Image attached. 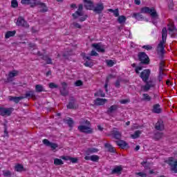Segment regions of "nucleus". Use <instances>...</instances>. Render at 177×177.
Here are the masks:
<instances>
[{"label":"nucleus","instance_id":"f257e3e1","mask_svg":"<svg viewBox=\"0 0 177 177\" xmlns=\"http://www.w3.org/2000/svg\"><path fill=\"white\" fill-rule=\"evenodd\" d=\"M21 3H22V5H30V8H35V6H39V8H42L39 11L40 13H46V12L48 10L46 4L41 2L40 1L21 0Z\"/></svg>","mask_w":177,"mask_h":177},{"label":"nucleus","instance_id":"f03ea898","mask_svg":"<svg viewBox=\"0 0 177 177\" xmlns=\"http://www.w3.org/2000/svg\"><path fill=\"white\" fill-rule=\"evenodd\" d=\"M167 37H168V30L165 27L162 30V40L158 45V53L160 55L161 59L164 57V54L165 53V46H164V44L167 42Z\"/></svg>","mask_w":177,"mask_h":177},{"label":"nucleus","instance_id":"7ed1b4c3","mask_svg":"<svg viewBox=\"0 0 177 177\" xmlns=\"http://www.w3.org/2000/svg\"><path fill=\"white\" fill-rule=\"evenodd\" d=\"M82 9H84V5L80 4L78 9L75 13L72 14V17L74 19V20L79 18V21H85L86 19H88V15H84V12H82Z\"/></svg>","mask_w":177,"mask_h":177},{"label":"nucleus","instance_id":"20e7f679","mask_svg":"<svg viewBox=\"0 0 177 177\" xmlns=\"http://www.w3.org/2000/svg\"><path fill=\"white\" fill-rule=\"evenodd\" d=\"M138 60L140 62L139 63V66H142V64H150V58L145 52H140L138 55Z\"/></svg>","mask_w":177,"mask_h":177},{"label":"nucleus","instance_id":"39448f33","mask_svg":"<svg viewBox=\"0 0 177 177\" xmlns=\"http://www.w3.org/2000/svg\"><path fill=\"white\" fill-rule=\"evenodd\" d=\"M140 13H149L152 19H158V14H157V11L154 8L143 7L140 10Z\"/></svg>","mask_w":177,"mask_h":177},{"label":"nucleus","instance_id":"423d86ee","mask_svg":"<svg viewBox=\"0 0 177 177\" xmlns=\"http://www.w3.org/2000/svg\"><path fill=\"white\" fill-rule=\"evenodd\" d=\"M166 162L169 165L170 171L174 174H177V160L174 161V157H170Z\"/></svg>","mask_w":177,"mask_h":177},{"label":"nucleus","instance_id":"0eeeda50","mask_svg":"<svg viewBox=\"0 0 177 177\" xmlns=\"http://www.w3.org/2000/svg\"><path fill=\"white\" fill-rule=\"evenodd\" d=\"M15 109L13 108H4L0 106V115L2 117H9L12 115V113H13V111Z\"/></svg>","mask_w":177,"mask_h":177},{"label":"nucleus","instance_id":"6e6552de","mask_svg":"<svg viewBox=\"0 0 177 177\" xmlns=\"http://www.w3.org/2000/svg\"><path fill=\"white\" fill-rule=\"evenodd\" d=\"M167 30L169 31V35L171 36V38H175L177 36V29L176 26L174 24H169L167 25Z\"/></svg>","mask_w":177,"mask_h":177},{"label":"nucleus","instance_id":"1a4fd4ad","mask_svg":"<svg viewBox=\"0 0 177 177\" xmlns=\"http://www.w3.org/2000/svg\"><path fill=\"white\" fill-rule=\"evenodd\" d=\"M77 129H79V131L82 133H93V129L91 128V126L80 125L77 127Z\"/></svg>","mask_w":177,"mask_h":177},{"label":"nucleus","instance_id":"9d476101","mask_svg":"<svg viewBox=\"0 0 177 177\" xmlns=\"http://www.w3.org/2000/svg\"><path fill=\"white\" fill-rule=\"evenodd\" d=\"M16 25L18 26V27H23L24 28H28V27H30V25H28V23L26 21L23 17H18Z\"/></svg>","mask_w":177,"mask_h":177},{"label":"nucleus","instance_id":"9b49d317","mask_svg":"<svg viewBox=\"0 0 177 177\" xmlns=\"http://www.w3.org/2000/svg\"><path fill=\"white\" fill-rule=\"evenodd\" d=\"M150 69H145L140 73V77L142 80L143 82H147V81H149V78H150Z\"/></svg>","mask_w":177,"mask_h":177},{"label":"nucleus","instance_id":"f8f14e48","mask_svg":"<svg viewBox=\"0 0 177 177\" xmlns=\"http://www.w3.org/2000/svg\"><path fill=\"white\" fill-rule=\"evenodd\" d=\"M146 84L143 86L144 92H147L150 91V88H154L156 86V84L153 80H147V82H144Z\"/></svg>","mask_w":177,"mask_h":177},{"label":"nucleus","instance_id":"ddd939ff","mask_svg":"<svg viewBox=\"0 0 177 177\" xmlns=\"http://www.w3.org/2000/svg\"><path fill=\"white\" fill-rule=\"evenodd\" d=\"M43 143L45 145V146H47L48 147H50L52 150H56L57 147H59V145L55 142H50L49 140L44 139L43 140Z\"/></svg>","mask_w":177,"mask_h":177},{"label":"nucleus","instance_id":"4468645a","mask_svg":"<svg viewBox=\"0 0 177 177\" xmlns=\"http://www.w3.org/2000/svg\"><path fill=\"white\" fill-rule=\"evenodd\" d=\"M93 10L97 15H100L104 10V6L102 3H97L96 6L93 7Z\"/></svg>","mask_w":177,"mask_h":177},{"label":"nucleus","instance_id":"2eb2a0df","mask_svg":"<svg viewBox=\"0 0 177 177\" xmlns=\"http://www.w3.org/2000/svg\"><path fill=\"white\" fill-rule=\"evenodd\" d=\"M62 88L60 89V93L62 96H68V91H67L68 84L66 82H62Z\"/></svg>","mask_w":177,"mask_h":177},{"label":"nucleus","instance_id":"dca6fc26","mask_svg":"<svg viewBox=\"0 0 177 177\" xmlns=\"http://www.w3.org/2000/svg\"><path fill=\"white\" fill-rule=\"evenodd\" d=\"M83 2L84 3V8H86L87 10H93L94 6L92 1L84 0Z\"/></svg>","mask_w":177,"mask_h":177},{"label":"nucleus","instance_id":"f3484780","mask_svg":"<svg viewBox=\"0 0 177 177\" xmlns=\"http://www.w3.org/2000/svg\"><path fill=\"white\" fill-rule=\"evenodd\" d=\"M75 103H77V100L74 97H69V103L67 105V109H73L75 108Z\"/></svg>","mask_w":177,"mask_h":177},{"label":"nucleus","instance_id":"a211bd4d","mask_svg":"<svg viewBox=\"0 0 177 177\" xmlns=\"http://www.w3.org/2000/svg\"><path fill=\"white\" fill-rule=\"evenodd\" d=\"M107 100L104 98H97L94 100V104L92 106H103L106 104Z\"/></svg>","mask_w":177,"mask_h":177},{"label":"nucleus","instance_id":"6ab92c4d","mask_svg":"<svg viewBox=\"0 0 177 177\" xmlns=\"http://www.w3.org/2000/svg\"><path fill=\"white\" fill-rule=\"evenodd\" d=\"M112 136H113L115 139L120 140V139H121L122 133L118 131V129L115 127L112 131Z\"/></svg>","mask_w":177,"mask_h":177},{"label":"nucleus","instance_id":"aec40b11","mask_svg":"<svg viewBox=\"0 0 177 177\" xmlns=\"http://www.w3.org/2000/svg\"><path fill=\"white\" fill-rule=\"evenodd\" d=\"M122 172V166H116L115 168L111 171V174L112 175H121Z\"/></svg>","mask_w":177,"mask_h":177},{"label":"nucleus","instance_id":"412c9836","mask_svg":"<svg viewBox=\"0 0 177 177\" xmlns=\"http://www.w3.org/2000/svg\"><path fill=\"white\" fill-rule=\"evenodd\" d=\"M92 47L95 48L97 52H101V53H104L106 52V50H104V48L100 46V44H93Z\"/></svg>","mask_w":177,"mask_h":177},{"label":"nucleus","instance_id":"4be33fe9","mask_svg":"<svg viewBox=\"0 0 177 177\" xmlns=\"http://www.w3.org/2000/svg\"><path fill=\"white\" fill-rule=\"evenodd\" d=\"M162 111V109H161V107L160 106V104H154L153 106L152 112L155 114H160Z\"/></svg>","mask_w":177,"mask_h":177},{"label":"nucleus","instance_id":"5701e85b","mask_svg":"<svg viewBox=\"0 0 177 177\" xmlns=\"http://www.w3.org/2000/svg\"><path fill=\"white\" fill-rule=\"evenodd\" d=\"M115 143L120 149H125L126 147H129V145L127 144V142L124 140H119V141H115Z\"/></svg>","mask_w":177,"mask_h":177},{"label":"nucleus","instance_id":"b1692460","mask_svg":"<svg viewBox=\"0 0 177 177\" xmlns=\"http://www.w3.org/2000/svg\"><path fill=\"white\" fill-rule=\"evenodd\" d=\"M16 75H17V71H12L10 72L8 74V77H7V82H12V81H13L12 78H13L14 77H16Z\"/></svg>","mask_w":177,"mask_h":177},{"label":"nucleus","instance_id":"393cba45","mask_svg":"<svg viewBox=\"0 0 177 177\" xmlns=\"http://www.w3.org/2000/svg\"><path fill=\"white\" fill-rule=\"evenodd\" d=\"M118 110V105L114 104L111 106L106 111V113L108 114H113L115 111H117Z\"/></svg>","mask_w":177,"mask_h":177},{"label":"nucleus","instance_id":"a878e982","mask_svg":"<svg viewBox=\"0 0 177 177\" xmlns=\"http://www.w3.org/2000/svg\"><path fill=\"white\" fill-rule=\"evenodd\" d=\"M23 99H24L23 96H20V97L10 96L9 97L10 102H14V103H16L17 104V103H19V102H20V100H23Z\"/></svg>","mask_w":177,"mask_h":177},{"label":"nucleus","instance_id":"bb28decb","mask_svg":"<svg viewBox=\"0 0 177 177\" xmlns=\"http://www.w3.org/2000/svg\"><path fill=\"white\" fill-rule=\"evenodd\" d=\"M155 129L157 131H162V129H164V124L162 120L157 122L155 126Z\"/></svg>","mask_w":177,"mask_h":177},{"label":"nucleus","instance_id":"cd10ccee","mask_svg":"<svg viewBox=\"0 0 177 177\" xmlns=\"http://www.w3.org/2000/svg\"><path fill=\"white\" fill-rule=\"evenodd\" d=\"M23 97L24 99H26L27 97H35V92H34V91H28Z\"/></svg>","mask_w":177,"mask_h":177},{"label":"nucleus","instance_id":"c85d7f7f","mask_svg":"<svg viewBox=\"0 0 177 177\" xmlns=\"http://www.w3.org/2000/svg\"><path fill=\"white\" fill-rule=\"evenodd\" d=\"M97 151H99L98 149L88 148L87 149V150L85 151V154H86V156H89L91 154H93V153H97Z\"/></svg>","mask_w":177,"mask_h":177},{"label":"nucleus","instance_id":"c756f323","mask_svg":"<svg viewBox=\"0 0 177 177\" xmlns=\"http://www.w3.org/2000/svg\"><path fill=\"white\" fill-rule=\"evenodd\" d=\"M15 169L17 172H24L26 169H24V166L23 165L17 164L15 166Z\"/></svg>","mask_w":177,"mask_h":177},{"label":"nucleus","instance_id":"7c9ffc66","mask_svg":"<svg viewBox=\"0 0 177 177\" xmlns=\"http://www.w3.org/2000/svg\"><path fill=\"white\" fill-rule=\"evenodd\" d=\"M104 147L105 149H108V151H109V153H115V150H114V147H113L112 145L109 143H105Z\"/></svg>","mask_w":177,"mask_h":177},{"label":"nucleus","instance_id":"2f4dec72","mask_svg":"<svg viewBox=\"0 0 177 177\" xmlns=\"http://www.w3.org/2000/svg\"><path fill=\"white\" fill-rule=\"evenodd\" d=\"M35 91L37 93L41 92H45V88H44V86L41 84H37L35 86Z\"/></svg>","mask_w":177,"mask_h":177},{"label":"nucleus","instance_id":"473e14b6","mask_svg":"<svg viewBox=\"0 0 177 177\" xmlns=\"http://www.w3.org/2000/svg\"><path fill=\"white\" fill-rule=\"evenodd\" d=\"M118 21L120 24H124L127 21V17L124 15L118 16Z\"/></svg>","mask_w":177,"mask_h":177},{"label":"nucleus","instance_id":"72a5a7b5","mask_svg":"<svg viewBox=\"0 0 177 177\" xmlns=\"http://www.w3.org/2000/svg\"><path fill=\"white\" fill-rule=\"evenodd\" d=\"M15 35H16V30L8 31L6 33L5 37L6 39H8V38H10V37H15Z\"/></svg>","mask_w":177,"mask_h":177},{"label":"nucleus","instance_id":"f704fd0d","mask_svg":"<svg viewBox=\"0 0 177 177\" xmlns=\"http://www.w3.org/2000/svg\"><path fill=\"white\" fill-rule=\"evenodd\" d=\"M41 59L43 60H45V62H46L47 64H53V63L52 62V59L49 57H48V55H43V57H41Z\"/></svg>","mask_w":177,"mask_h":177},{"label":"nucleus","instance_id":"c9c22d12","mask_svg":"<svg viewBox=\"0 0 177 177\" xmlns=\"http://www.w3.org/2000/svg\"><path fill=\"white\" fill-rule=\"evenodd\" d=\"M161 138H162V133L158 131L154 133L153 139H155V140H160Z\"/></svg>","mask_w":177,"mask_h":177},{"label":"nucleus","instance_id":"e433bc0d","mask_svg":"<svg viewBox=\"0 0 177 177\" xmlns=\"http://www.w3.org/2000/svg\"><path fill=\"white\" fill-rule=\"evenodd\" d=\"M133 17H134V19H136L137 20H143V15H142V14L137 12V13H133Z\"/></svg>","mask_w":177,"mask_h":177},{"label":"nucleus","instance_id":"4c0bfd02","mask_svg":"<svg viewBox=\"0 0 177 177\" xmlns=\"http://www.w3.org/2000/svg\"><path fill=\"white\" fill-rule=\"evenodd\" d=\"M142 100L144 102H150V100H151V97H150L147 93L142 94Z\"/></svg>","mask_w":177,"mask_h":177},{"label":"nucleus","instance_id":"58836bf2","mask_svg":"<svg viewBox=\"0 0 177 177\" xmlns=\"http://www.w3.org/2000/svg\"><path fill=\"white\" fill-rule=\"evenodd\" d=\"M140 133H142V131L139 130L136 131L134 134L131 135L132 139H138L140 136Z\"/></svg>","mask_w":177,"mask_h":177},{"label":"nucleus","instance_id":"ea45409f","mask_svg":"<svg viewBox=\"0 0 177 177\" xmlns=\"http://www.w3.org/2000/svg\"><path fill=\"white\" fill-rule=\"evenodd\" d=\"M164 75L165 76L167 75L165 73H164L162 72V71H161V68H160V71H159V73H158V80L159 82H161Z\"/></svg>","mask_w":177,"mask_h":177},{"label":"nucleus","instance_id":"a19ab883","mask_svg":"<svg viewBox=\"0 0 177 177\" xmlns=\"http://www.w3.org/2000/svg\"><path fill=\"white\" fill-rule=\"evenodd\" d=\"M81 125H84L85 127H91V122L86 120L82 119L80 122Z\"/></svg>","mask_w":177,"mask_h":177},{"label":"nucleus","instance_id":"79ce46f5","mask_svg":"<svg viewBox=\"0 0 177 177\" xmlns=\"http://www.w3.org/2000/svg\"><path fill=\"white\" fill-rule=\"evenodd\" d=\"M99 156L97 155H92L91 156V161H93V162H97L99 161Z\"/></svg>","mask_w":177,"mask_h":177},{"label":"nucleus","instance_id":"37998d69","mask_svg":"<svg viewBox=\"0 0 177 177\" xmlns=\"http://www.w3.org/2000/svg\"><path fill=\"white\" fill-rule=\"evenodd\" d=\"M141 165L145 168V169H150V163L147 161H143L141 162Z\"/></svg>","mask_w":177,"mask_h":177},{"label":"nucleus","instance_id":"c03bdc74","mask_svg":"<svg viewBox=\"0 0 177 177\" xmlns=\"http://www.w3.org/2000/svg\"><path fill=\"white\" fill-rule=\"evenodd\" d=\"M55 165H63V160L62 159L55 158L54 159Z\"/></svg>","mask_w":177,"mask_h":177},{"label":"nucleus","instance_id":"a18cd8bd","mask_svg":"<svg viewBox=\"0 0 177 177\" xmlns=\"http://www.w3.org/2000/svg\"><path fill=\"white\" fill-rule=\"evenodd\" d=\"M11 7L16 9V8L19 7V3L17 2V0H12L11 1Z\"/></svg>","mask_w":177,"mask_h":177},{"label":"nucleus","instance_id":"49530a36","mask_svg":"<svg viewBox=\"0 0 177 177\" xmlns=\"http://www.w3.org/2000/svg\"><path fill=\"white\" fill-rule=\"evenodd\" d=\"M66 124H68L70 128H73V125H74V120H73L72 118H69L68 120H66Z\"/></svg>","mask_w":177,"mask_h":177},{"label":"nucleus","instance_id":"de8ad7c7","mask_svg":"<svg viewBox=\"0 0 177 177\" xmlns=\"http://www.w3.org/2000/svg\"><path fill=\"white\" fill-rule=\"evenodd\" d=\"M3 176H6V177H12V172H10V171L9 170L3 171Z\"/></svg>","mask_w":177,"mask_h":177},{"label":"nucleus","instance_id":"09e8293b","mask_svg":"<svg viewBox=\"0 0 177 177\" xmlns=\"http://www.w3.org/2000/svg\"><path fill=\"white\" fill-rule=\"evenodd\" d=\"M84 66L86 67H93V63L91 61H86V62L84 63Z\"/></svg>","mask_w":177,"mask_h":177},{"label":"nucleus","instance_id":"8fccbe9b","mask_svg":"<svg viewBox=\"0 0 177 177\" xmlns=\"http://www.w3.org/2000/svg\"><path fill=\"white\" fill-rule=\"evenodd\" d=\"M122 79H121L120 77H119V78L116 80V82H115V86L116 88H120V82H122Z\"/></svg>","mask_w":177,"mask_h":177},{"label":"nucleus","instance_id":"3c124183","mask_svg":"<svg viewBox=\"0 0 177 177\" xmlns=\"http://www.w3.org/2000/svg\"><path fill=\"white\" fill-rule=\"evenodd\" d=\"M4 137L7 136L9 137V132L8 131V125L4 124Z\"/></svg>","mask_w":177,"mask_h":177},{"label":"nucleus","instance_id":"603ef678","mask_svg":"<svg viewBox=\"0 0 177 177\" xmlns=\"http://www.w3.org/2000/svg\"><path fill=\"white\" fill-rule=\"evenodd\" d=\"M106 64L109 67H113L114 66V61L111 59L106 60Z\"/></svg>","mask_w":177,"mask_h":177},{"label":"nucleus","instance_id":"864d4df0","mask_svg":"<svg viewBox=\"0 0 177 177\" xmlns=\"http://www.w3.org/2000/svg\"><path fill=\"white\" fill-rule=\"evenodd\" d=\"M49 88H50V89H55L59 88V86L53 82H51L49 84Z\"/></svg>","mask_w":177,"mask_h":177},{"label":"nucleus","instance_id":"5fc2aeb1","mask_svg":"<svg viewBox=\"0 0 177 177\" xmlns=\"http://www.w3.org/2000/svg\"><path fill=\"white\" fill-rule=\"evenodd\" d=\"M165 66V62H164V61L162 60L159 64V71H160V68H161V71H163L164 68H162Z\"/></svg>","mask_w":177,"mask_h":177},{"label":"nucleus","instance_id":"6e6d98bb","mask_svg":"<svg viewBox=\"0 0 177 177\" xmlns=\"http://www.w3.org/2000/svg\"><path fill=\"white\" fill-rule=\"evenodd\" d=\"M99 93L100 94L97 93H95V96H101V97H104L106 96V94H104L103 91H102V90H100Z\"/></svg>","mask_w":177,"mask_h":177},{"label":"nucleus","instance_id":"4d7b16f0","mask_svg":"<svg viewBox=\"0 0 177 177\" xmlns=\"http://www.w3.org/2000/svg\"><path fill=\"white\" fill-rule=\"evenodd\" d=\"M75 86H82L84 85V83L82 82V80H77L75 82Z\"/></svg>","mask_w":177,"mask_h":177},{"label":"nucleus","instance_id":"13d9d810","mask_svg":"<svg viewBox=\"0 0 177 177\" xmlns=\"http://www.w3.org/2000/svg\"><path fill=\"white\" fill-rule=\"evenodd\" d=\"M70 161H71V162H72L73 164H77V163L78 162V158H73V157H71Z\"/></svg>","mask_w":177,"mask_h":177},{"label":"nucleus","instance_id":"bf43d9fd","mask_svg":"<svg viewBox=\"0 0 177 177\" xmlns=\"http://www.w3.org/2000/svg\"><path fill=\"white\" fill-rule=\"evenodd\" d=\"M142 48L146 49V50H151V49H153V46L150 45H145L142 46Z\"/></svg>","mask_w":177,"mask_h":177},{"label":"nucleus","instance_id":"052dcab7","mask_svg":"<svg viewBox=\"0 0 177 177\" xmlns=\"http://www.w3.org/2000/svg\"><path fill=\"white\" fill-rule=\"evenodd\" d=\"M28 46L30 49H37V45L34 43H29Z\"/></svg>","mask_w":177,"mask_h":177},{"label":"nucleus","instance_id":"680f3d73","mask_svg":"<svg viewBox=\"0 0 177 177\" xmlns=\"http://www.w3.org/2000/svg\"><path fill=\"white\" fill-rule=\"evenodd\" d=\"M73 26H75V28H80V29L82 28V26L77 22H73Z\"/></svg>","mask_w":177,"mask_h":177},{"label":"nucleus","instance_id":"e2e57ef3","mask_svg":"<svg viewBox=\"0 0 177 177\" xmlns=\"http://www.w3.org/2000/svg\"><path fill=\"white\" fill-rule=\"evenodd\" d=\"M169 9L171 10L174 9V0H169Z\"/></svg>","mask_w":177,"mask_h":177},{"label":"nucleus","instance_id":"0e129e2a","mask_svg":"<svg viewBox=\"0 0 177 177\" xmlns=\"http://www.w3.org/2000/svg\"><path fill=\"white\" fill-rule=\"evenodd\" d=\"M113 13L115 17H118V16H120L118 8L115 9Z\"/></svg>","mask_w":177,"mask_h":177},{"label":"nucleus","instance_id":"69168bd1","mask_svg":"<svg viewBox=\"0 0 177 177\" xmlns=\"http://www.w3.org/2000/svg\"><path fill=\"white\" fill-rule=\"evenodd\" d=\"M129 102H131V100H129V99L122 100H120V104H127V103H129Z\"/></svg>","mask_w":177,"mask_h":177},{"label":"nucleus","instance_id":"338daca9","mask_svg":"<svg viewBox=\"0 0 177 177\" xmlns=\"http://www.w3.org/2000/svg\"><path fill=\"white\" fill-rule=\"evenodd\" d=\"M137 175H139L140 177H147V174L143 171L137 173Z\"/></svg>","mask_w":177,"mask_h":177},{"label":"nucleus","instance_id":"774afa93","mask_svg":"<svg viewBox=\"0 0 177 177\" xmlns=\"http://www.w3.org/2000/svg\"><path fill=\"white\" fill-rule=\"evenodd\" d=\"M90 56H99V54L95 50H92Z\"/></svg>","mask_w":177,"mask_h":177}]
</instances>
